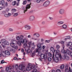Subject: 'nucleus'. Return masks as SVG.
Instances as JSON below:
<instances>
[{
  "label": "nucleus",
  "mask_w": 72,
  "mask_h": 72,
  "mask_svg": "<svg viewBox=\"0 0 72 72\" xmlns=\"http://www.w3.org/2000/svg\"><path fill=\"white\" fill-rule=\"evenodd\" d=\"M16 40L18 41H21V42L22 44H23L24 43V48H25L26 46H27V44H28V41L25 39H23V35H21V37L17 36L16 37Z\"/></svg>",
  "instance_id": "f257e3e1"
},
{
  "label": "nucleus",
  "mask_w": 72,
  "mask_h": 72,
  "mask_svg": "<svg viewBox=\"0 0 72 72\" xmlns=\"http://www.w3.org/2000/svg\"><path fill=\"white\" fill-rule=\"evenodd\" d=\"M62 53H63L64 56L65 57V58L66 60H68L69 59V57L68 56H67L68 54L69 55H70L71 57H72V52L71 51H69V50H67L66 51H64V50H62Z\"/></svg>",
  "instance_id": "f03ea898"
},
{
  "label": "nucleus",
  "mask_w": 72,
  "mask_h": 72,
  "mask_svg": "<svg viewBox=\"0 0 72 72\" xmlns=\"http://www.w3.org/2000/svg\"><path fill=\"white\" fill-rule=\"evenodd\" d=\"M55 56L56 58H60V59H61L62 58V56L60 54V51L59 50H57L56 51V54H55Z\"/></svg>",
  "instance_id": "7ed1b4c3"
},
{
  "label": "nucleus",
  "mask_w": 72,
  "mask_h": 72,
  "mask_svg": "<svg viewBox=\"0 0 72 72\" xmlns=\"http://www.w3.org/2000/svg\"><path fill=\"white\" fill-rule=\"evenodd\" d=\"M31 3H30L29 4H27L26 6V7H25V8H24V7H23L22 8L23 10H24V13H25V12H26L27 11V10H28V9H29L30 8H31Z\"/></svg>",
  "instance_id": "20e7f679"
},
{
  "label": "nucleus",
  "mask_w": 72,
  "mask_h": 72,
  "mask_svg": "<svg viewBox=\"0 0 72 72\" xmlns=\"http://www.w3.org/2000/svg\"><path fill=\"white\" fill-rule=\"evenodd\" d=\"M50 4V2L49 1H46L43 4V6L45 7L47 6Z\"/></svg>",
  "instance_id": "39448f33"
},
{
  "label": "nucleus",
  "mask_w": 72,
  "mask_h": 72,
  "mask_svg": "<svg viewBox=\"0 0 72 72\" xmlns=\"http://www.w3.org/2000/svg\"><path fill=\"white\" fill-rule=\"evenodd\" d=\"M51 51H52L53 53V58H54V53H55V50H54V48H53V47H51L50 48Z\"/></svg>",
  "instance_id": "423d86ee"
},
{
  "label": "nucleus",
  "mask_w": 72,
  "mask_h": 72,
  "mask_svg": "<svg viewBox=\"0 0 72 72\" xmlns=\"http://www.w3.org/2000/svg\"><path fill=\"white\" fill-rule=\"evenodd\" d=\"M40 57L41 59H45L46 57V54H42L40 55Z\"/></svg>",
  "instance_id": "0eeeda50"
},
{
  "label": "nucleus",
  "mask_w": 72,
  "mask_h": 72,
  "mask_svg": "<svg viewBox=\"0 0 72 72\" xmlns=\"http://www.w3.org/2000/svg\"><path fill=\"white\" fill-rule=\"evenodd\" d=\"M24 67V66L23 64H20L19 66V68L20 70H23Z\"/></svg>",
  "instance_id": "6e6552de"
},
{
  "label": "nucleus",
  "mask_w": 72,
  "mask_h": 72,
  "mask_svg": "<svg viewBox=\"0 0 72 72\" xmlns=\"http://www.w3.org/2000/svg\"><path fill=\"white\" fill-rule=\"evenodd\" d=\"M52 58H53V61H54V62H58V61H59V59L58 58L59 57H56L54 58V57H53V56Z\"/></svg>",
  "instance_id": "1a4fd4ad"
},
{
  "label": "nucleus",
  "mask_w": 72,
  "mask_h": 72,
  "mask_svg": "<svg viewBox=\"0 0 72 72\" xmlns=\"http://www.w3.org/2000/svg\"><path fill=\"white\" fill-rule=\"evenodd\" d=\"M59 12L61 14H63L64 13V10L61 9L59 10Z\"/></svg>",
  "instance_id": "9d476101"
},
{
  "label": "nucleus",
  "mask_w": 72,
  "mask_h": 72,
  "mask_svg": "<svg viewBox=\"0 0 72 72\" xmlns=\"http://www.w3.org/2000/svg\"><path fill=\"white\" fill-rule=\"evenodd\" d=\"M4 53L5 55H9L10 54V52L8 50H5L4 51Z\"/></svg>",
  "instance_id": "9b49d317"
},
{
  "label": "nucleus",
  "mask_w": 72,
  "mask_h": 72,
  "mask_svg": "<svg viewBox=\"0 0 72 72\" xmlns=\"http://www.w3.org/2000/svg\"><path fill=\"white\" fill-rule=\"evenodd\" d=\"M29 19L30 21H32L35 19V16H31L29 17Z\"/></svg>",
  "instance_id": "f8f14e48"
},
{
  "label": "nucleus",
  "mask_w": 72,
  "mask_h": 72,
  "mask_svg": "<svg viewBox=\"0 0 72 72\" xmlns=\"http://www.w3.org/2000/svg\"><path fill=\"white\" fill-rule=\"evenodd\" d=\"M25 28H27V30H30L31 29V27L28 25H25Z\"/></svg>",
  "instance_id": "ddd939ff"
},
{
  "label": "nucleus",
  "mask_w": 72,
  "mask_h": 72,
  "mask_svg": "<svg viewBox=\"0 0 72 72\" xmlns=\"http://www.w3.org/2000/svg\"><path fill=\"white\" fill-rule=\"evenodd\" d=\"M26 71H30L31 69V66H28L27 67L26 69Z\"/></svg>",
  "instance_id": "4468645a"
},
{
  "label": "nucleus",
  "mask_w": 72,
  "mask_h": 72,
  "mask_svg": "<svg viewBox=\"0 0 72 72\" xmlns=\"http://www.w3.org/2000/svg\"><path fill=\"white\" fill-rule=\"evenodd\" d=\"M64 23V22L62 21H60L57 22L58 24L60 25V24H62Z\"/></svg>",
  "instance_id": "2eb2a0df"
},
{
  "label": "nucleus",
  "mask_w": 72,
  "mask_h": 72,
  "mask_svg": "<svg viewBox=\"0 0 72 72\" xmlns=\"http://www.w3.org/2000/svg\"><path fill=\"white\" fill-rule=\"evenodd\" d=\"M60 68L61 69H64V64L61 65L60 67Z\"/></svg>",
  "instance_id": "dca6fc26"
},
{
  "label": "nucleus",
  "mask_w": 72,
  "mask_h": 72,
  "mask_svg": "<svg viewBox=\"0 0 72 72\" xmlns=\"http://www.w3.org/2000/svg\"><path fill=\"white\" fill-rule=\"evenodd\" d=\"M67 25L66 24H64L62 26V27L63 29H66V28H67Z\"/></svg>",
  "instance_id": "f3484780"
},
{
  "label": "nucleus",
  "mask_w": 72,
  "mask_h": 72,
  "mask_svg": "<svg viewBox=\"0 0 72 72\" xmlns=\"http://www.w3.org/2000/svg\"><path fill=\"white\" fill-rule=\"evenodd\" d=\"M4 44L5 45H9V42H8L7 41H5L4 42Z\"/></svg>",
  "instance_id": "a211bd4d"
},
{
  "label": "nucleus",
  "mask_w": 72,
  "mask_h": 72,
  "mask_svg": "<svg viewBox=\"0 0 72 72\" xmlns=\"http://www.w3.org/2000/svg\"><path fill=\"white\" fill-rule=\"evenodd\" d=\"M27 3V1L26 0H24L23 1V3H22L23 5H26Z\"/></svg>",
  "instance_id": "6ab92c4d"
},
{
  "label": "nucleus",
  "mask_w": 72,
  "mask_h": 72,
  "mask_svg": "<svg viewBox=\"0 0 72 72\" xmlns=\"http://www.w3.org/2000/svg\"><path fill=\"white\" fill-rule=\"evenodd\" d=\"M16 4H17V2L15 1L14 2H12V5H14H14H15Z\"/></svg>",
  "instance_id": "aec40b11"
},
{
  "label": "nucleus",
  "mask_w": 72,
  "mask_h": 72,
  "mask_svg": "<svg viewBox=\"0 0 72 72\" xmlns=\"http://www.w3.org/2000/svg\"><path fill=\"white\" fill-rule=\"evenodd\" d=\"M21 41H18L17 42V44H18V45H19V46H21Z\"/></svg>",
  "instance_id": "412c9836"
},
{
  "label": "nucleus",
  "mask_w": 72,
  "mask_h": 72,
  "mask_svg": "<svg viewBox=\"0 0 72 72\" xmlns=\"http://www.w3.org/2000/svg\"><path fill=\"white\" fill-rule=\"evenodd\" d=\"M32 71L33 72H39L38 71H37V69L35 68H34L33 69Z\"/></svg>",
  "instance_id": "4be33fe9"
},
{
  "label": "nucleus",
  "mask_w": 72,
  "mask_h": 72,
  "mask_svg": "<svg viewBox=\"0 0 72 72\" xmlns=\"http://www.w3.org/2000/svg\"><path fill=\"white\" fill-rule=\"evenodd\" d=\"M1 3L2 5H4L5 4V1L4 0H2L1 1Z\"/></svg>",
  "instance_id": "5701e85b"
},
{
  "label": "nucleus",
  "mask_w": 72,
  "mask_h": 72,
  "mask_svg": "<svg viewBox=\"0 0 72 72\" xmlns=\"http://www.w3.org/2000/svg\"><path fill=\"white\" fill-rule=\"evenodd\" d=\"M14 48L15 49H18V46L17 45L15 44L14 46Z\"/></svg>",
  "instance_id": "b1692460"
},
{
  "label": "nucleus",
  "mask_w": 72,
  "mask_h": 72,
  "mask_svg": "<svg viewBox=\"0 0 72 72\" xmlns=\"http://www.w3.org/2000/svg\"><path fill=\"white\" fill-rule=\"evenodd\" d=\"M10 45L11 47H14V46L15 44H14L13 43H11L10 44Z\"/></svg>",
  "instance_id": "393cba45"
},
{
  "label": "nucleus",
  "mask_w": 72,
  "mask_h": 72,
  "mask_svg": "<svg viewBox=\"0 0 72 72\" xmlns=\"http://www.w3.org/2000/svg\"><path fill=\"white\" fill-rule=\"evenodd\" d=\"M16 12V10L15 9H13L12 10V13H14Z\"/></svg>",
  "instance_id": "a878e982"
},
{
  "label": "nucleus",
  "mask_w": 72,
  "mask_h": 72,
  "mask_svg": "<svg viewBox=\"0 0 72 72\" xmlns=\"http://www.w3.org/2000/svg\"><path fill=\"white\" fill-rule=\"evenodd\" d=\"M5 44V43H4V42H3V43L1 44V45L3 48H5V45H5V44Z\"/></svg>",
  "instance_id": "bb28decb"
},
{
  "label": "nucleus",
  "mask_w": 72,
  "mask_h": 72,
  "mask_svg": "<svg viewBox=\"0 0 72 72\" xmlns=\"http://www.w3.org/2000/svg\"><path fill=\"white\" fill-rule=\"evenodd\" d=\"M48 60L49 62H50V61H51V58L50 57H49L48 58Z\"/></svg>",
  "instance_id": "cd10ccee"
},
{
  "label": "nucleus",
  "mask_w": 72,
  "mask_h": 72,
  "mask_svg": "<svg viewBox=\"0 0 72 72\" xmlns=\"http://www.w3.org/2000/svg\"><path fill=\"white\" fill-rule=\"evenodd\" d=\"M4 24V22L3 21H0V25H3Z\"/></svg>",
  "instance_id": "c85d7f7f"
},
{
  "label": "nucleus",
  "mask_w": 72,
  "mask_h": 72,
  "mask_svg": "<svg viewBox=\"0 0 72 72\" xmlns=\"http://www.w3.org/2000/svg\"><path fill=\"white\" fill-rule=\"evenodd\" d=\"M17 42V41H15V40H14L13 41V42H12V43L13 44H15V45H16V43Z\"/></svg>",
  "instance_id": "c756f323"
},
{
  "label": "nucleus",
  "mask_w": 72,
  "mask_h": 72,
  "mask_svg": "<svg viewBox=\"0 0 72 72\" xmlns=\"http://www.w3.org/2000/svg\"><path fill=\"white\" fill-rule=\"evenodd\" d=\"M62 46L63 48V49H62V51H61V52L62 53V50H64V51H65V50H64V49L65 46L64 45V44L63 45H62Z\"/></svg>",
  "instance_id": "7c9ffc66"
},
{
  "label": "nucleus",
  "mask_w": 72,
  "mask_h": 72,
  "mask_svg": "<svg viewBox=\"0 0 72 72\" xmlns=\"http://www.w3.org/2000/svg\"><path fill=\"white\" fill-rule=\"evenodd\" d=\"M9 68H8V67H7L6 69V72H8V71H9Z\"/></svg>",
  "instance_id": "2f4dec72"
},
{
  "label": "nucleus",
  "mask_w": 72,
  "mask_h": 72,
  "mask_svg": "<svg viewBox=\"0 0 72 72\" xmlns=\"http://www.w3.org/2000/svg\"><path fill=\"white\" fill-rule=\"evenodd\" d=\"M56 48L57 49H59L60 48V46L59 45H57L56 46Z\"/></svg>",
  "instance_id": "473e14b6"
},
{
  "label": "nucleus",
  "mask_w": 72,
  "mask_h": 72,
  "mask_svg": "<svg viewBox=\"0 0 72 72\" xmlns=\"http://www.w3.org/2000/svg\"><path fill=\"white\" fill-rule=\"evenodd\" d=\"M18 15V13H15L14 15V17H16V16H17Z\"/></svg>",
  "instance_id": "72a5a7b5"
},
{
  "label": "nucleus",
  "mask_w": 72,
  "mask_h": 72,
  "mask_svg": "<svg viewBox=\"0 0 72 72\" xmlns=\"http://www.w3.org/2000/svg\"><path fill=\"white\" fill-rule=\"evenodd\" d=\"M18 68V64H17L15 66V68L16 69H17Z\"/></svg>",
  "instance_id": "f704fd0d"
},
{
  "label": "nucleus",
  "mask_w": 72,
  "mask_h": 72,
  "mask_svg": "<svg viewBox=\"0 0 72 72\" xmlns=\"http://www.w3.org/2000/svg\"><path fill=\"white\" fill-rule=\"evenodd\" d=\"M41 1V0H36V2L38 3H40V2Z\"/></svg>",
  "instance_id": "c9c22d12"
},
{
  "label": "nucleus",
  "mask_w": 72,
  "mask_h": 72,
  "mask_svg": "<svg viewBox=\"0 0 72 72\" xmlns=\"http://www.w3.org/2000/svg\"><path fill=\"white\" fill-rule=\"evenodd\" d=\"M27 53H30V49H28L27 51Z\"/></svg>",
  "instance_id": "e433bc0d"
},
{
  "label": "nucleus",
  "mask_w": 72,
  "mask_h": 72,
  "mask_svg": "<svg viewBox=\"0 0 72 72\" xmlns=\"http://www.w3.org/2000/svg\"><path fill=\"white\" fill-rule=\"evenodd\" d=\"M40 46H41V44L39 43L37 45V47L39 48Z\"/></svg>",
  "instance_id": "4c0bfd02"
},
{
  "label": "nucleus",
  "mask_w": 72,
  "mask_h": 72,
  "mask_svg": "<svg viewBox=\"0 0 72 72\" xmlns=\"http://www.w3.org/2000/svg\"><path fill=\"white\" fill-rule=\"evenodd\" d=\"M34 68H35V65H32L31 66V68L33 69Z\"/></svg>",
  "instance_id": "58836bf2"
},
{
  "label": "nucleus",
  "mask_w": 72,
  "mask_h": 72,
  "mask_svg": "<svg viewBox=\"0 0 72 72\" xmlns=\"http://www.w3.org/2000/svg\"><path fill=\"white\" fill-rule=\"evenodd\" d=\"M68 66H66L65 67V68L66 69H68Z\"/></svg>",
  "instance_id": "ea45409f"
},
{
  "label": "nucleus",
  "mask_w": 72,
  "mask_h": 72,
  "mask_svg": "<svg viewBox=\"0 0 72 72\" xmlns=\"http://www.w3.org/2000/svg\"><path fill=\"white\" fill-rule=\"evenodd\" d=\"M8 17H10V16H11V15H12V14H11L9 13H8Z\"/></svg>",
  "instance_id": "a19ab883"
},
{
  "label": "nucleus",
  "mask_w": 72,
  "mask_h": 72,
  "mask_svg": "<svg viewBox=\"0 0 72 72\" xmlns=\"http://www.w3.org/2000/svg\"><path fill=\"white\" fill-rule=\"evenodd\" d=\"M37 37H40V35L38 33H37V35L36 36Z\"/></svg>",
  "instance_id": "79ce46f5"
},
{
  "label": "nucleus",
  "mask_w": 72,
  "mask_h": 72,
  "mask_svg": "<svg viewBox=\"0 0 72 72\" xmlns=\"http://www.w3.org/2000/svg\"><path fill=\"white\" fill-rule=\"evenodd\" d=\"M57 72H61V71H60V70L59 69H57L56 70Z\"/></svg>",
  "instance_id": "37998d69"
},
{
  "label": "nucleus",
  "mask_w": 72,
  "mask_h": 72,
  "mask_svg": "<svg viewBox=\"0 0 72 72\" xmlns=\"http://www.w3.org/2000/svg\"><path fill=\"white\" fill-rule=\"evenodd\" d=\"M46 42H47V43H49V42H50V40H46L45 41Z\"/></svg>",
  "instance_id": "c03bdc74"
},
{
  "label": "nucleus",
  "mask_w": 72,
  "mask_h": 72,
  "mask_svg": "<svg viewBox=\"0 0 72 72\" xmlns=\"http://www.w3.org/2000/svg\"><path fill=\"white\" fill-rule=\"evenodd\" d=\"M48 55L49 57H51L52 56V55L51 53H48Z\"/></svg>",
  "instance_id": "a18cd8bd"
},
{
  "label": "nucleus",
  "mask_w": 72,
  "mask_h": 72,
  "mask_svg": "<svg viewBox=\"0 0 72 72\" xmlns=\"http://www.w3.org/2000/svg\"><path fill=\"white\" fill-rule=\"evenodd\" d=\"M9 31H13V30L11 28H10L9 29Z\"/></svg>",
  "instance_id": "49530a36"
},
{
  "label": "nucleus",
  "mask_w": 72,
  "mask_h": 72,
  "mask_svg": "<svg viewBox=\"0 0 72 72\" xmlns=\"http://www.w3.org/2000/svg\"><path fill=\"white\" fill-rule=\"evenodd\" d=\"M70 44H71V45H70ZM72 42H70L69 43V44H67V46H69V45H72Z\"/></svg>",
  "instance_id": "de8ad7c7"
},
{
  "label": "nucleus",
  "mask_w": 72,
  "mask_h": 72,
  "mask_svg": "<svg viewBox=\"0 0 72 72\" xmlns=\"http://www.w3.org/2000/svg\"><path fill=\"white\" fill-rule=\"evenodd\" d=\"M42 47L41 46H39V50H41L42 48Z\"/></svg>",
  "instance_id": "09e8293b"
},
{
  "label": "nucleus",
  "mask_w": 72,
  "mask_h": 72,
  "mask_svg": "<svg viewBox=\"0 0 72 72\" xmlns=\"http://www.w3.org/2000/svg\"><path fill=\"white\" fill-rule=\"evenodd\" d=\"M4 63V60H2L1 61V63H2V64H3Z\"/></svg>",
  "instance_id": "8fccbe9b"
},
{
  "label": "nucleus",
  "mask_w": 72,
  "mask_h": 72,
  "mask_svg": "<svg viewBox=\"0 0 72 72\" xmlns=\"http://www.w3.org/2000/svg\"><path fill=\"white\" fill-rule=\"evenodd\" d=\"M42 24H45V22L43 21L42 22Z\"/></svg>",
  "instance_id": "3c124183"
},
{
  "label": "nucleus",
  "mask_w": 72,
  "mask_h": 72,
  "mask_svg": "<svg viewBox=\"0 0 72 72\" xmlns=\"http://www.w3.org/2000/svg\"><path fill=\"white\" fill-rule=\"evenodd\" d=\"M4 16H5V17H8V15L7 14H5L4 15Z\"/></svg>",
  "instance_id": "603ef678"
},
{
  "label": "nucleus",
  "mask_w": 72,
  "mask_h": 72,
  "mask_svg": "<svg viewBox=\"0 0 72 72\" xmlns=\"http://www.w3.org/2000/svg\"><path fill=\"white\" fill-rule=\"evenodd\" d=\"M2 55L3 57H5V54H4V53H2Z\"/></svg>",
  "instance_id": "864d4df0"
},
{
  "label": "nucleus",
  "mask_w": 72,
  "mask_h": 72,
  "mask_svg": "<svg viewBox=\"0 0 72 72\" xmlns=\"http://www.w3.org/2000/svg\"><path fill=\"white\" fill-rule=\"evenodd\" d=\"M66 37H67L66 38L67 39H70V37L69 36H67Z\"/></svg>",
  "instance_id": "5fc2aeb1"
},
{
  "label": "nucleus",
  "mask_w": 72,
  "mask_h": 72,
  "mask_svg": "<svg viewBox=\"0 0 72 72\" xmlns=\"http://www.w3.org/2000/svg\"><path fill=\"white\" fill-rule=\"evenodd\" d=\"M69 72V70L68 69H65V72Z\"/></svg>",
  "instance_id": "6e6d98bb"
},
{
  "label": "nucleus",
  "mask_w": 72,
  "mask_h": 72,
  "mask_svg": "<svg viewBox=\"0 0 72 72\" xmlns=\"http://www.w3.org/2000/svg\"><path fill=\"white\" fill-rule=\"evenodd\" d=\"M45 46H42V49H45Z\"/></svg>",
  "instance_id": "4d7b16f0"
},
{
  "label": "nucleus",
  "mask_w": 72,
  "mask_h": 72,
  "mask_svg": "<svg viewBox=\"0 0 72 72\" xmlns=\"http://www.w3.org/2000/svg\"><path fill=\"white\" fill-rule=\"evenodd\" d=\"M49 18L50 20H53V18L52 17H49Z\"/></svg>",
  "instance_id": "13d9d810"
},
{
  "label": "nucleus",
  "mask_w": 72,
  "mask_h": 72,
  "mask_svg": "<svg viewBox=\"0 0 72 72\" xmlns=\"http://www.w3.org/2000/svg\"><path fill=\"white\" fill-rule=\"evenodd\" d=\"M9 69H12V67L11 66H10L8 67Z\"/></svg>",
  "instance_id": "bf43d9fd"
},
{
  "label": "nucleus",
  "mask_w": 72,
  "mask_h": 72,
  "mask_svg": "<svg viewBox=\"0 0 72 72\" xmlns=\"http://www.w3.org/2000/svg\"><path fill=\"white\" fill-rule=\"evenodd\" d=\"M69 49H70V50H72V46H70L69 47Z\"/></svg>",
  "instance_id": "052dcab7"
},
{
  "label": "nucleus",
  "mask_w": 72,
  "mask_h": 72,
  "mask_svg": "<svg viewBox=\"0 0 72 72\" xmlns=\"http://www.w3.org/2000/svg\"><path fill=\"white\" fill-rule=\"evenodd\" d=\"M37 33H35L33 35V36H37Z\"/></svg>",
  "instance_id": "680f3d73"
},
{
  "label": "nucleus",
  "mask_w": 72,
  "mask_h": 72,
  "mask_svg": "<svg viewBox=\"0 0 72 72\" xmlns=\"http://www.w3.org/2000/svg\"><path fill=\"white\" fill-rule=\"evenodd\" d=\"M19 5V2H18L17 3V6H18Z\"/></svg>",
  "instance_id": "e2e57ef3"
},
{
  "label": "nucleus",
  "mask_w": 72,
  "mask_h": 72,
  "mask_svg": "<svg viewBox=\"0 0 72 72\" xmlns=\"http://www.w3.org/2000/svg\"><path fill=\"white\" fill-rule=\"evenodd\" d=\"M69 71L70 72H72V69L71 70V68L69 67Z\"/></svg>",
  "instance_id": "0e129e2a"
},
{
  "label": "nucleus",
  "mask_w": 72,
  "mask_h": 72,
  "mask_svg": "<svg viewBox=\"0 0 72 72\" xmlns=\"http://www.w3.org/2000/svg\"><path fill=\"white\" fill-rule=\"evenodd\" d=\"M28 44H29V45H31V44H32V43H31V42H29Z\"/></svg>",
  "instance_id": "69168bd1"
},
{
  "label": "nucleus",
  "mask_w": 72,
  "mask_h": 72,
  "mask_svg": "<svg viewBox=\"0 0 72 72\" xmlns=\"http://www.w3.org/2000/svg\"><path fill=\"white\" fill-rule=\"evenodd\" d=\"M44 39H41V42H43V41H44Z\"/></svg>",
  "instance_id": "338daca9"
},
{
  "label": "nucleus",
  "mask_w": 72,
  "mask_h": 72,
  "mask_svg": "<svg viewBox=\"0 0 72 72\" xmlns=\"http://www.w3.org/2000/svg\"><path fill=\"white\" fill-rule=\"evenodd\" d=\"M21 51L22 52H24V50H23V48H22L21 50Z\"/></svg>",
  "instance_id": "774afa93"
}]
</instances>
